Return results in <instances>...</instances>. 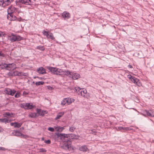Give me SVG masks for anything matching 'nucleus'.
Returning <instances> with one entry per match:
<instances>
[{
    "mask_svg": "<svg viewBox=\"0 0 154 154\" xmlns=\"http://www.w3.org/2000/svg\"><path fill=\"white\" fill-rule=\"evenodd\" d=\"M5 93L8 94L13 96L16 92V91L14 89H11L9 88H7L6 90Z\"/></svg>",
    "mask_w": 154,
    "mask_h": 154,
    "instance_id": "nucleus-10",
    "label": "nucleus"
},
{
    "mask_svg": "<svg viewBox=\"0 0 154 154\" xmlns=\"http://www.w3.org/2000/svg\"><path fill=\"white\" fill-rule=\"evenodd\" d=\"M17 21H23V20L21 17H20L19 18H17V19L16 20Z\"/></svg>",
    "mask_w": 154,
    "mask_h": 154,
    "instance_id": "nucleus-49",
    "label": "nucleus"
},
{
    "mask_svg": "<svg viewBox=\"0 0 154 154\" xmlns=\"http://www.w3.org/2000/svg\"><path fill=\"white\" fill-rule=\"evenodd\" d=\"M54 128L56 131L60 132H62L65 129L64 127H62L60 126H55Z\"/></svg>",
    "mask_w": 154,
    "mask_h": 154,
    "instance_id": "nucleus-17",
    "label": "nucleus"
},
{
    "mask_svg": "<svg viewBox=\"0 0 154 154\" xmlns=\"http://www.w3.org/2000/svg\"><path fill=\"white\" fill-rule=\"evenodd\" d=\"M5 149L3 147H0V150H5Z\"/></svg>",
    "mask_w": 154,
    "mask_h": 154,
    "instance_id": "nucleus-59",
    "label": "nucleus"
},
{
    "mask_svg": "<svg viewBox=\"0 0 154 154\" xmlns=\"http://www.w3.org/2000/svg\"><path fill=\"white\" fill-rule=\"evenodd\" d=\"M132 82L133 83H134V84H135L136 82H137V81H138V79L135 78L134 77H133L132 79L131 80Z\"/></svg>",
    "mask_w": 154,
    "mask_h": 154,
    "instance_id": "nucleus-33",
    "label": "nucleus"
},
{
    "mask_svg": "<svg viewBox=\"0 0 154 154\" xmlns=\"http://www.w3.org/2000/svg\"><path fill=\"white\" fill-rule=\"evenodd\" d=\"M73 73L74 72H71V73H70V74L68 75V76L69 77L71 78L72 79L73 75H74Z\"/></svg>",
    "mask_w": 154,
    "mask_h": 154,
    "instance_id": "nucleus-46",
    "label": "nucleus"
},
{
    "mask_svg": "<svg viewBox=\"0 0 154 154\" xmlns=\"http://www.w3.org/2000/svg\"><path fill=\"white\" fill-rule=\"evenodd\" d=\"M26 109H31L33 108L34 106L32 105V104L30 103H26Z\"/></svg>",
    "mask_w": 154,
    "mask_h": 154,
    "instance_id": "nucleus-19",
    "label": "nucleus"
},
{
    "mask_svg": "<svg viewBox=\"0 0 154 154\" xmlns=\"http://www.w3.org/2000/svg\"><path fill=\"white\" fill-rule=\"evenodd\" d=\"M20 97V92L17 91L16 93V94L14 95V97L16 98H18Z\"/></svg>",
    "mask_w": 154,
    "mask_h": 154,
    "instance_id": "nucleus-35",
    "label": "nucleus"
},
{
    "mask_svg": "<svg viewBox=\"0 0 154 154\" xmlns=\"http://www.w3.org/2000/svg\"><path fill=\"white\" fill-rule=\"evenodd\" d=\"M10 40L11 42L20 41L23 39V38L17 35H14L13 33L11 34V36H10Z\"/></svg>",
    "mask_w": 154,
    "mask_h": 154,
    "instance_id": "nucleus-4",
    "label": "nucleus"
},
{
    "mask_svg": "<svg viewBox=\"0 0 154 154\" xmlns=\"http://www.w3.org/2000/svg\"><path fill=\"white\" fill-rule=\"evenodd\" d=\"M66 104L67 103V105H69V100H67V101H66Z\"/></svg>",
    "mask_w": 154,
    "mask_h": 154,
    "instance_id": "nucleus-63",
    "label": "nucleus"
},
{
    "mask_svg": "<svg viewBox=\"0 0 154 154\" xmlns=\"http://www.w3.org/2000/svg\"><path fill=\"white\" fill-rule=\"evenodd\" d=\"M22 123H18V122H16L15 124V125L14 126V127L15 128H20L21 126L22 125Z\"/></svg>",
    "mask_w": 154,
    "mask_h": 154,
    "instance_id": "nucleus-25",
    "label": "nucleus"
},
{
    "mask_svg": "<svg viewBox=\"0 0 154 154\" xmlns=\"http://www.w3.org/2000/svg\"><path fill=\"white\" fill-rule=\"evenodd\" d=\"M4 7H5L7 5H8L11 3L10 0H4Z\"/></svg>",
    "mask_w": 154,
    "mask_h": 154,
    "instance_id": "nucleus-26",
    "label": "nucleus"
},
{
    "mask_svg": "<svg viewBox=\"0 0 154 154\" xmlns=\"http://www.w3.org/2000/svg\"><path fill=\"white\" fill-rule=\"evenodd\" d=\"M133 77V76H132L131 75H128V78L131 79V80L132 79Z\"/></svg>",
    "mask_w": 154,
    "mask_h": 154,
    "instance_id": "nucleus-52",
    "label": "nucleus"
},
{
    "mask_svg": "<svg viewBox=\"0 0 154 154\" xmlns=\"http://www.w3.org/2000/svg\"><path fill=\"white\" fill-rule=\"evenodd\" d=\"M14 115L12 112H5L3 114V116L5 117L12 118L14 117Z\"/></svg>",
    "mask_w": 154,
    "mask_h": 154,
    "instance_id": "nucleus-15",
    "label": "nucleus"
},
{
    "mask_svg": "<svg viewBox=\"0 0 154 154\" xmlns=\"http://www.w3.org/2000/svg\"><path fill=\"white\" fill-rule=\"evenodd\" d=\"M26 103H23L22 104H21V107L23 108L24 109H26Z\"/></svg>",
    "mask_w": 154,
    "mask_h": 154,
    "instance_id": "nucleus-41",
    "label": "nucleus"
},
{
    "mask_svg": "<svg viewBox=\"0 0 154 154\" xmlns=\"http://www.w3.org/2000/svg\"><path fill=\"white\" fill-rule=\"evenodd\" d=\"M87 149V147L85 145H83L82 146L79 148V149L81 151H86Z\"/></svg>",
    "mask_w": 154,
    "mask_h": 154,
    "instance_id": "nucleus-23",
    "label": "nucleus"
},
{
    "mask_svg": "<svg viewBox=\"0 0 154 154\" xmlns=\"http://www.w3.org/2000/svg\"><path fill=\"white\" fill-rule=\"evenodd\" d=\"M8 16L7 18L8 19L11 21L16 20L17 17L15 15H13V13L10 14L9 12H8Z\"/></svg>",
    "mask_w": 154,
    "mask_h": 154,
    "instance_id": "nucleus-11",
    "label": "nucleus"
},
{
    "mask_svg": "<svg viewBox=\"0 0 154 154\" xmlns=\"http://www.w3.org/2000/svg\"><path fill=\"white\" fill-rule=\"evenodd\" d=\"M64 113L63 112H59L57 115L56 117L55 118V120H57L60 119L64 115Z\"/></svg>",
    "mask_w": 154,
    "mask_h": 154,
    "instance_id": "nucleus-21",
    "label": "nucleus"
},
{
    "mask_svg": "<svg viewBox=\"0 0 154 154\" xmlns=\"http://www.w3.org/2000/svg\"><path fill=\"white\" fill-rule=\"evenodd\" d=\"M128 68H132L133 67L130 64L128 65Z\"/></svg>",
    "mask_w": 154,
    "mask_h": 154,
    "instance_id": "nucleus-62",
    "label": "nucleus"
},
{
    "mask_svg": "<svg viewBox=\"0 0 154 154\" xmlns=\"http://www.w3.org/2000/svg\"><path fill=\"white\" fill-rule=\"evenodd\" d=\"M21 136L22 138H26V135H24V134L21 133V136Z\"/></svg>",
    "mask_w": 154,
    "mask_h": 154,
    "instance_id": "nucleus-50",
    "label": "nucleus"
},
{
    "mask_svg": "<svg viewBox=\"0 0 154 154\" xmlns=\"http://www.w3.org/2000/svg\"><path fill=\"white\" fill-rule=\"evenodd\" d=\"M62 16L65 19H69L70 17V15L69 12L64 11L62 14Z\"/></svg>",
    "mask_w": 154,
    "mask_h": 154,
    "instance_id": "nucleus-14",
    "label": "nucleus"
},
{
    "mask_svg": "<svg viewBox=\"0 0 154 154\" xmlns=\"http://www.w3.org/2000/svg\"><path fill=\"white\" fill-rule=\"evenodd\" d=\"M150 111L149 112L148 110H145L143 111L140 114L145 116H147L151 117L154 116V115L152 111H151L150 110Z\"/></svg>",
    "mask_w": 154,
    "mask_h": 154,
    "instance_id": "nucleus-7",
    "label": "nucleus"
},
{
    "mask_svg": "<svg viewBox=\"0 0 154 154\" xmlns=\"http://www.w3.org/2000/svg\"><path fill=\"white\" fill-rule=\"evenodd\" d=\"M19 72L17 71H14V74H15V76H18L19 75Z\"/></svg>",
    "mask_w": 154,
    "mask_h": 154,
    "instance_id": "nucleus-45",
    "label": "nucleus"
},
{
    "mask_svg": "<svg viewBox=\"0 0 154 154\" xmlns=\"http://www.w3.org/2000/svg\"><path fill=\"white\" fill-rule=\"evenodd\" d=\"M15 131H14V132H12L11 134H10L11 136H15Z\"/></svg>",
    "mask_w": 154,
    "mask_h": 154,
    "instance_id": "nucleus-56",
    "label": "nucleus"
},
{
    "mask_svg": "<svg viewBox=\"0 0 154 154\" xmlns=\"http://www.w3.org/2000/svg\"><path fill=\"white\" fill-rule=\"evenodd\" d=\"M36 49L42 51H44L45 50V48L44 46L39 45L37 46Z\"/></svg>",
    "mask_w": 154,
    "mask_h": 154,
    "instance_id": "nucleus-24",
    "label": "nucleus"
},
{
    "mask_svg": "<svg viewBox=\"0 0 154 154\" xmlns=\"http://www.w3.org/2000/svg\"><path fill=\"white\" fill-rule=\"evenodd\" d=\"M16 123V122H12V123H10V125L11 126H14V125H15V124Z\"/></svg>",
    "mask_w": 154,
    "mask_h": 154,
    "instance_id": "nucleus-58",
    "label": "nucleus"
},
{
    "mask_svg": "<svg viewBox=\"0 0 154 154\" xmlns=\"http://www.w3.org/2000/svg\"><path fill=\"white\" fill-rule=\"evenodd\" d=\"M0 122L5 123L6 124L8 122V119L6 118L0 119Z\"/></svg>",
    "mask_w": 154,
    "mask_h": 154,
    "instance_id": "nucleus-27",
    "label": "nucleus"
},
{
    "mask_svg": "<svg viewBox=\"0 0 154 154\" xmlns=\"http://www.w3.org/2000/svg\"><path fill=\"white\" fill-rule=\"evenodd\" d=\"M0 67L2 69H5L6 70L7 66H8L7 64L4 62H1L0 63Z\"/></svg>",
    "mask_w": 154,
    "mask_h": 154,
    "instance_id": "nucleus-18",
    "label": "nucleus"
},
{
    "mask_svg": "<svg viewBox=\"0 0 154 154\" xmlns=\"http://www.w3.org/2000/svg\"><path fill=\"white\" fill-rule=\"evenodd\" d=\"M7 12H9L10 14L16 12L18 13L20 12L18 8H15L12 5L8 7L7 10ZM11 14L10 15H11Z\"/></svg>",
    "mask_w": 154,
    "mask_h": 154,
    "instance_id": "nucleus-6",
    "label": "nucleus"
},
{
    "mask_svg": "<svg viewBox=\"0 0 154 154\" xmlns=\"http://www.w3.org/2000/svg\"><path fill=\"white\" fill-rule=\"evenodd\" d=\"M55 137L56 138L60 139L63 142H71L70 139L68 134L64 133H56Z\"/></svg>",
    "mask_w": 154,
    "mask_h": 154,
    "instance_id": "nucleus-2",
    "label": "nucleus"
},
{
    "mask_svg": "<svg viewBox=\"0 0 154 154\" xmlns=\"http://www.w3.org/2000/svg\"><path fill=\"white\" fill-rule=\"evenodd\" d=\"M37 72L39 74H42L46 73L45 69L42 67L38 68L37 70Z\"/></svg>",
    "mask_w": 154,
    "mask_h": 154,
    "instance_id": "nucleus-13",
    "label": "nucleus"
},
{
    "mask_svg": "<svg viewBox=\"0 0 154 154\" xmlns=\"http://www.w3.org/2000/svg\"><path fill=\"white\" fill-rule=\"evenodd\" d=\"M12 121V120L10 119V120H8V123H9V122H11Z\"/></svg>",
    "mask_w": 154,
    "mask_h": 154,
    "instance_id": "nucleus-64",
    "label": "nucleus"
},
{
    "mask_svg": "<svg viewBox=\"0 0 154 154\" xmlns=\"http://www.w3.org/2000/svg\"><path fill=\"white\" fill-rule=\"evenodd\" d=\"M47 88L50 90H52V89H53V88L52 87H51L50 86H47Z\"/></svg>",
    "mask_w": 154,
    "mask_h": 154,
    "instance_id": "nucleus-53",
    "label": "nucleus"
},
{
    "mask_svg": "<svg viewBox=\"0 0 154 154\" xmlns=\"http://www.w3.org/2000/svg\"><path fill=\"white\" fill-rule=\"evenodd\" d=\"M28 73L23 72L22 76L27 77L28 76Z\"/></svg>",
    "mask_w": 154,
    "mask_h": 154,
    "instance_id": "nucleus-48",
    "label": "nucleus"
},
{
    "mask_svg": "<svg viewBox=\"0 0 154 154\" xmlns=\"http://www.w3.org/2000/svg\"><path fill=\"white\" fill-rule=\"evenodd\" d=\"M89 131V133L91 134H94L97 132L96 130L94 129L90 130Z\"/></svg>",
    "mask_w": 154,
    "mask_h": 154,
    "instance_id": "nucleus-36",
    "label": "nucleus"
},
{
    "mask_svg": "<svg viewBox=\"0 0 154 154\" xmlns=\"http://www.w3.org/2000/svg\"><path fill=\"white\" fill-rule=\"evenodd\" d=\"M68 98L69 104H70L72 102H73L75 100L73 98H70L69 97H68Z\"/></svg>",
    "mask_w": 154,
    "mask_h": 154,
    "instance_id": "nucleus-37",
    "label": "nucleus"
},
{
    "mask_svg": "<svg viewBox=\"0 0 154 154\" xmlns=\"http://www.w3.org/2000/svg\"><path fill=\"white\" fill-rule=\"evenodd\" d=\"M72 78L73 79L76 80L80 78V75L79 74L74 72Z\"/></svg>",
    "mask_w": 154,
    "mask_h": 154,
    "instance_id": "nucleus-22",
    "label": "nucleus"
},
{
    "mask_svg": "<svg viewBox=\"0 0 154 154\" xmlns=\"http://www.w3.org/2000/svg\"><path fill=\"white\" fill-rule=\"evenodd\" d=\"M129 130V128L128 127H123V128L122 129V131H128Z\"/></svg>",
    "mask_w": 154,
    "mask_h": 154,
    "instance_id": "nucleus-47",
    "label": "nucleus"
},
{
    "mask_svg": "<svg viewBox=\"0 0 154 154\" xmlns=\"http://www.w3.org/2000/svg\"><path fill=\"white\" fill-rule=\"evenodd\" d=\"M50 32H49L46 31L45 30H43L42 32L43 34L44 35L46 36L47 38H48V36L49 35Z\"/></svg>",
    "mask_w": 154,
    "mask_h": 154,
    "instance_id": "nucleus-30",
    "label": "nucleus"
},
{
    "mask_svg": "<svg viewBox=\"0 0 154 154\" xmlns=\"http://www.w3.org/2000/svg\"><path fill=\"white\" fill-rule=\"evenodd\" d=\"M28 94V93H27V92H26L25 91H24L23 92V95L25 96L26 95H27Z\"/></svg>",
    "mask_w": 154,
    "mask_h": 154,
    "instance_id": "nucleus-54",
    "label": "nucleus"
},
{
    "mask_svg": "<svg viewBox=\"0 0 154 154\" xmlns=\"http://www.w3.org/2000/svg\"><path fill=\"white\" fill-rule=\"evenodd\" d=\"M36 111L37 114H38V115H37L38 116H43L45 115V112L47 113V112H46V111H45L44 110H42L40 109L37 108L36 109Z\"/></svg>",
    "mask_w": 154,
    "mask_h": 154,
    "instance_id": "nucleus-12",
    "label": "nucleus"
},
{
    "mask_svg": "<svg viewBox=\"0 0 154 154\" xmlns=\"http://www.w3.org/2000/svg\"><path fill=\"white\" fill-rule=\"evenodd\" d=\"M4 130L1 127H0V133L2 132Z\"/></svg>",
    "mask_w": 154,
    "mask_h": 154,
    "instance_id": "nucleus-57",
    "label": "nucleus"
},
{
    "mask_svg": "<svg viewBox=\"0 0 154 154\" xmlns=\"http://www.w3.org/2000/svg\"><path fill=\"white\" fill-rule=\"evenodd\" d=\"M23 72H20L19 73V75L18 76H22Z\"/></svg>",
    "mask_w": 154,
    "mask_h": 154,
    "instance_id": "nucleus-61",
    "label": "nucleus"
},
{
    "mask_svg": "<svg viewBox=\"0 0 154 154\" xmlns=\"http://www.w3.org/2000/svg\"><path fill=\"white\" fill-rule=\"evenodd\" d=\"M123 128L122 127H119L117 129V130L122 131V129Z\"/></svg>",
    "mask_w": 154,
    "mask_h": 154,
    "instance_id": "nucleus-55",
    "label": "nucleus"
},
{
    "mask_svg": "<svg viewBox=\"0 0 154 154\" xmlns=\"http://www.w3.org/2000/svg\"><path fill=\"white\" fill-rule=\"evenodd\" d=\"M21 133L18 131H15V136L20 137L21 136Z\"/></svg>",
    "mask_w": 154,
    "mask_h": 154,
    "instance_id": "nucleus-31",
    "label": "nucleus"
},
{
    "mask_svg": "<svg viewBox=\"0 0 154 154\" xmlns=\"http://www.w3.org/2000/svg\"><path fill=\"white\" fill-rule=\"evenodd\" d=\"M54 128L52 127H49L48 130L51 132H53L54 131Z\"/></svg>",
    "mask_w": 154,
    "mask_h": 154,
    "instance_id": "nucleus-42",
    "label": "nucleus"
},
{
    "mask_svg": "<svg viewBox=\"0 0 154 154\" xmlns=\"http://www.w3.org/2000/svg\"><path fill=\"white\" fill-rule=\"evenodd\" d=\"M37 116V113L31 112L29 114V117L32 118H36Z\"/></svg>",
    "mask_w": 154,
    "mask_h": 154,
    "instance_id": "nucleus-20",
    "label": "nucleus"
},
{
    "mask_svg": "<svg viewBox=\"0 0 154 154\" xmlns=\"http://www.w3.org/2000/svg\"><path fill=\"white\" fill-rule=\"evenodd\" d=\"M75 129V128H74L73 127H70L69 130L71 132H73Z\"/></svg>",
    "mask_w": 154,
    "mask_h": 154,
    "instance_id": "nucleus-39",
    "label": "nucleus"
},
{
    "mask_svg": "<svg viewBox=\"0 0 154 154\" xmlns=\"http://www.w3.org/2000/svg\"><path fill=\"white\" fill-rule=\"evenodd\" d=\"M38 79H40V80H45V78H44V77H38Z\"/></svg>",
    "mask_w": 154,
    "mask_h": 154,
    "instance_id": "nucleus-60",
    "label": "nucleus"
},
{
    "mask_svg": "<svg viewBox=\"0 0 154 154\" xmlns=\"http://www.w3.org/2000/svg\"><path fill=\"white\" fill-rule=\"evenodd\" d=\"M4 0H2L0 1V6H2V7H4Z\"/></svg>",
    "mask_w": 154,
    "mask_h": 154,
    "instance_id": "nucleus-43",
    "label": "nucleus"
},
{
    "mask_svg": "<svg viewBox=\"0 0 154 154\" xmlns=\"http://www.w3.org/2000/svg\"><path fill=\"white\" fill-rule=\"evenodd\" d=\"M48 38H50L52 40H54L55 39V38L54 37L52 33L51 32L49 33V35L48 37Z\"/></svg>",
    "mask_w": 154,
    "mask_h": 154,
    "instance_id": "nucleus-32",
    "label": "nucleus"
},
{
    "mask_svg": "<svg viewBox=\"0 0 154 154\" xmlns=\"http://www.w3.org/2000/svg\"><path fill=\"white\" fill-rule=\"evenodd\" d=\"M67 100H68V98H64L61 101V104L63 106L66 105V101H67Z\"/></svg>",
    "mask_w": 154,
    "mask_h": 154,
    "instance_id": "nucleus-28",
    "label": "nucleus"
},
{
    "mask_svg": "<svg viewBox=\"0 0 154 154\" xmlns=\"http://www.w3.org/2000/svg\"><path fill=\"white\" fill-rule=\"evenodd\" d=\"M45 83L43 81H39L36 82L35 83L36 86H39L40 85H43Z\"/></svg>",
    "mask_w": 154,
    "mask_h": 154,
    "instance_id": "nucleus-29",
    "label": "nucleus"
},
{
    "mask_svg": "<svg viewBox=\"0 0 154 154\" xmlns=\"http://www.w3.org/2000/svg\"><path fill=\"white\" fill-rule=\"evenodd\" d=\"M17 5L21 3L26 5H31L33 4V2L31 0H18L16 1Z\"/></svg>",
    "mask_w": 154,
    "mask_h": 154,
    "instance_id": "nucleus-5",
    "label": "nucleus"
},
{
    "mask_svg": "<svg viewBox=\"0 0 154 154\" xmlns=\"http://www.w3.org/2000/svg\"><path fill=\"white\" fill-rule=\"evenodd\" d=\"M68 134L69 135V137L70 139L71 142V141H72V140L74 138L75 139H78V138L76 137H79V136H77L76 135L72 134Z\"/></svg>",
    "mask_w": 154,
    "mask_h": 154,
    "instance_id": "nucleus-16",
    "label": "nucleus"
},
{
    "mask_svg": "<svg viewBox=\"0 0 154 154\" xmlns=\"http://www.w3.org/2000/svg\"><path fill=\"white\" fill-rule=\"evenodd\" d=\"M82 89H81L80 88L79 90V95H80L81 96H82L84 97L88 98V96L87 97L86 96H85V94H87V91L84 88Z\"/></svg>",
    "mask_w": 154,
    "mask_h": 154,
    "instance_id": "nucleus-8",
    "label": "nucleus"
},
{
    "mask_svg": "<svg viewBox=\"0 0 154 154\" xmlns=\"http://www.w3.org/2000/svg\"><path fill=\"white\" fill-rule=\"evenodd\" d=\"M6 70H14L16 68V65L14 63L7 64Z\"/></svg>",
    "mask_w": 154,
    "mask_h": 154,
    "instance_id": "nucleus-9",
    "label": "nucleus"
},
{
    "mask_svg": "<svg viewBox=\"0 0 154 154\" xmlns=\"http://www.w3.org/2000/svg\"><path fill=\"white\" fill-rule=\"evenodd\" d=\"M39 150V152H45L47 151L46 150L43 148L40 149Z\"/></svg>",
    "mask_w": 154,
    "mask_h": 154,
    "instance_id": "nucleus-38",
    "label": "nucleus"
},
{
    "mask_svg": "<svg viewBox=\"0 0 154 154\" xmlns=\"http://www.w3.org/2000/svg\"><path fill=\"white\" fill-rule=\"evenodd\" d=\"M7 75L9 76H15V74L14 73V71L12 72H9L8 73Z\"/></svg>",
    "mask_w": 154,
    "mask_h": 154,
    "instance_id": "nucleus-34",
    "label": "nucleus"
},
{
    "mask_svg": "<svg viewBox=\"0 0 154 154\" xmlns=\"http://www.w3.org/2000/svg\"><path fill=\"white\" fill-rule=\"evenodd\" d=\"M5 55L2 53V52L0 51V57H5Z\"/></svg>",
    "mask_w": 154,
    "mask_h": 154,
    "instance_id": "nucleus-51",
    "label": "nucleus"
},
{
    "mask_svg": "<svg viewBox=\"0 0 154 154\" xmlns=\"http://www.w3.org/2000/svg\"><path fill=\"white\" fill-rule=\"evenodd\" d=\"M71 142L66 143H64L61 147L66 150H68L72 152L75 149V147L71 146Z\"/></svg>",
    "mask_w": 154,
    "mask_h": 154,
    "instance_id": "nucleus-3",
    "label": "nucleus"
},
{
    "mask_svg": "<svg viewBox=\"0 0 154 154\" xmlns=\"http://www.w3.org/2000/svg\"><path fill=\"white\" fill-rule=\"evenodd\" d=\"M46 68L51 72L52 73L57 75H62L63 74H64L68 76L71 72L68 70L65 71L64 72H63L62 69L51 66H46Z\"/></svg>",
    "mask_w": 154,
    "mask_h": 154,
    "instance_id": "nucleus-1",
    "label": "nucleus"
},
{
    "mask_svg": "<svg viewBox=\"0 0 154 154\" xmlns=\"http://www.w3.org/2000/svg\"><path fill=\"white\" fill-rule=\"evenodd\" d=\"M45 143L47 144H50L51 143V141L50 140H45Z\"/></svg>",
    "mask_w": 154,
    "mask_h": 154,
    "instance_id": "nucleus-44",
    "label": "nucleus"
},
{
    "mask_svg": "<svg viewBox=\"0 0 154 154\" xmlns=\"http://www.w3.org/2000/svg\"><path fill=\"white\" fill-rule=\"evenodd\" d=\"M135 84L138 86H140L141 85V83L139 79L138 81H137V82H136Z\"/></svg>",
    "mask_w": 154,
    "mask_h": 154,
    "instance_id": "nucleus-40",
    "label": "nucleus"
}]
</instances>
